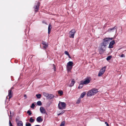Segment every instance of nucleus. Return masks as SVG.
Returning a JSON list of instances; mask_svg holds the SVG:
<instances>
[{"label": "nucleus", "instance_id": "nucleus-1", "mask_svg": "<svg viewBox=\"0 0 126 126\" xmlns=\"http://www.w3.org/2000/svg\"><path fill=\"white\" fill-rule=\"evenodd\" d=\"M112 39V38H105L103 40V42L101 44L102 46L106 47L109 44L110 41Z\"/></svg>", "mask_w": 126, "mask_h": 126}, {"label": "nucleus", "instance_id": "nucleus-2", "mask_svg": "<svg viewBox=\"0 0 126 126\" xmlns=\"http://www.w3.org/2000/svg\"><path fill=\"white\" fill-rule=\"evenodd\" d=\"M98 92L97 89L94 88L89 91L87 93V95L88 96H91L95 94Z\"/></svg>", "mask_w": 126, "mask_h": 126}, {"label": "nucleus", "instance_id": "nucleus-3", "mask_svg": "<svg viewBox=\"0 0 126 126\" xmlns=\"http://www.w3.org/2000/svg\"><path fill=\"white\" fill-rule=\"evenodd\" d=\"M73 63L72 62L69 61L67 64V69L68 72L70 71L72 68Z\"/></svg>", "mask_w": 126, "mask_h": 126}, {"label": "nucleus", "instance_id": "nucleus-4", "mask_svg": "<svg viewBox=\"0 0 126 126\" xmlns=\"http://www.w3.org/2000/svg\"><path fill=\"white\" fill-rule=\"evenodd\" d=\"M66 106V104L64 102L59 101L58 104V108L60 109H64Z\"/></svg>", "mask_w": 126, "mask_h": 126}, {"label": "nucleus", "instance_id": "nucleus-5", "mask_svg": "<svg viewBox=\"0 0 126 126\" xmlns=\"http://www.w3.org/2000/svg\"><path fill=\"white\" fill-rule=\"evenodd\" d=\"M106 68V67L105 66L103 67L102 68L100 69L99 72L98 74V76H101L104 74Z\"/></svg>", "mask_w": 126, "mask_h": 126}, {"label": "nucleus", "instance_id": "nucleus-6", "mask_svg": "<svg viewBox=\"0 0 126 126\" xmlns=\"http://www.w3.org/2000/svg\"><path fill=\"white\" fill-rule=\"evenodd\" d=\"M76 31L74 29H72L69 32V37L70 38H74V34L76 33Z\"/></svg>", "mask_w": 126, "mask_h": 126}, {"label": "nucleus", "instance_id": "nucleus-7", "mask_svg": "<svg viewBox=\"0 0 126 126\" xmlns=\"http://www.w3.org/2000/svg\"><path fill=\"white\" fill-rule=\"evenodd\" d=\"M106 47H104V46H102V45L101 44V47L99 49V51L100 54H102L103 52L105 51Z\"/></svg>", "mask_w": 126, "mask_h": 126}, {"label": "nucleus", "instance_id": "nucleus-8", "mask_svg": "<svg viewBox=\"0 0 126 126\" xmlns=\"http://www.w3.org/2000/svg\"><path fill=\"white\" fill-rule=\"evenodd\" d=\"M115 43V41L114 40H113L109 44V48H112L113 47V45Z\"/></svg>", "mask_w": 126, "mask_h": 126}, {"label": "nucleus", "instance_id": "nucleus-9", "mask_svg": "<svg viewBox=\"0 0 126 126\" xmlns=\"http://www.w3.org/2000/svg\"><path fill=\"white\" fill-rule=\"evenodd\" d=\"M39 3L38 2L37 5L36 6L34 7L35 11L36 12H37L39 8Z\"/></svg>", "mask_w": 126, "mask_h": 126}, {"label": "nucleus", "instance_id": "nucleus-10", "mask_svg": "<svg viewBox=\"0 0 126 126\" xmlns=\"http://www.w3.org/2000/svg\"><path fill=\"white\" fill-rule=\"evenodd\" d=\"M8 96L9 97V100L12 97V92L11 89H10L8 91Z\"/></svg>", "mask_w": 126, "mask_h": 126}, {"label": "nucleus", "instance_id": "nucleus-11", "mask_svg": "<svg viewBox=\"0 0 126 126\" xmlns=\"http://www.w3.org/2000/svg\"><path fill=\"white\" fill-rule=\"evenodd\" d=\"M40 110L41 112L42 113H45L46 112L45 110L43 107H40Z\"/></svg>", "mask_w": 126, "mask_h": 126}, {"label": "nucleus", "instance_id": "nucleus-12", "mask_svg": "<svg viewBox=\"0 0 126 126\" xmlns=\"http://www.w3.org/2000/svg\"><path fill=\"white\" fill-rule=\"evenodd\" d=\"M54 97V95L52 94H48L47 98L50 99Z\"/></svg>", "mask_w": 126, "mask_h": 126}, {"label": "nucleus", "instance_id": "nucleus-13", "mask_svg": "<svg viewBox=\"0 0 126 126\" xmlns=\"http://www.w3.org/2000/svg\"><path fill=\"white\" fill-rule=\"evenodd\" d=\"M116 29V27L115 26L112 28L109 29L108 30V31L109 32H114V30Z\"/></svg>", "mask_w": 126, "mask_h": 126}, {"label": "nucleus", "instance_id": "nucleus-14", "mask_svg": "<svg viewBox=\"0 0 126 126\" xmlns=\"http://www.w3.org/2000/svg\"><path fill=\"white\" fill-rule=\"evenodd\" d=\"M37 121L38 122H41L43 121V119L41 118V116H39L36 119Z\"/></svg>", "mask_w": 126, "mask_h": 126}, {"label": "nucleus", "instance_id": "nucleus-15", "mask_svg": "<svg viewBox=\"0 0 126 126\" xmlns=\"http://www.w3.org/2000/svg\"><path fill=\"white\" fill-rule=\"evenodd\" d=\"M75 82L74 79H73L71 81V83H70L69 86L71 87L73 86Z\"/></svg>", "mask_w": 126, "mask_h": 126}, {"label": "nucleus", "instance_id": "nucleus-16", "mask_svg": "<svg viewBox=\"0 0 126 126\" xmlns=\"http://www.w3.org/2000/svg\"><path fill=\"white\" fill-rule=\"evenodd\" d=\"M17 122V126H23V124L21 121H18Z\"/></svg>", "mask_w": 126, "mask_h": 126}, {"label": "nucleus", "instance_id": "nucleus-17", "mask_svg": "<svg viewBox=\"0 0 126 126\" xmlns=\"http://www.w3.org/2000/svg\"><path fill=\"white\" fill-rule=\"evenodd\" d=\"M51 28V25L50 24H49L48 28V33L49 34L50 33Z\"/></svg>", "mask_w": 126, "mask_h": 126}, {"label": "nucleus", "instance_id": "nucleus-18", "mask_svg": "<svg viewBox=\"0 0 126 126\" xmlns=\"http://www.w3.org/2000/svg\"><path fill=\"white\" fill-rule=\"evenodd\" d=\"M90 82V80L89 79H87L83 82V84H86L89 83Z\"/></svg>", "mask_w": 126, "mask_h": 126}, {"label": "nucleus", "instance_id": "nucleus-19", "mask_svg": "<svg viewBox=\"0 0 126 126\" xmlns=\"http://www.w3.org/2000/svg\"><path fill=\"white\" fill-rule=\"evenodd\" d=\"M86 94V93L85 92H83L80 95V98H83L85 96V95Z\"/></svg>", "mask_w": 126, "mask_h": 126}, {"label": "nucleus", "instance_id": "nucleus-20", "mask_svg": "<svg viewBox=\"0 0 126 126\" xmlns=\"http://www.w3.org/2000/svg\"><path fill=\"white\" fill-rule=\"evenodd\" d=\"M34 119H33L32 117H31L29 119V122L31 123H33L34 121Z\"/></svg>", "mask_w": 126, "mask_h": 126}, {"label": "nucleus", "instance_id": "nucleus-21", "mask_svg": "<svg viewBox=\"0 0 126 126\" xmlns=\"http://www.w3.org/2000/svg\"><path fill=\"white\" fill-rule=\"evenodd\" d=\"M58 92L59 94L61 95L63 94V92L62 90L58 91Z\"/></svg>", "mask_w": 126, "mask_h": 126}, {"label": "nucleus", "instance_id": "nucleus-22", "mask_svg": "<svg viewBox=\"0 0 126 126\" xmlns=\"http://www.w3.org/2000/svg\"><path fill=\"white\" fill-rule=\"evenodd\" d=\"M36 96L37 98L39 99L41 98V95L40 94H37L36 95Z\"/></svg>", "mask_w": 126, "mask_h": 126}, {"label": "nucleus", "instance_id": "nucleus-23", "mask_svg": "<svg viewBox=\"0 0 126 126\" xmlns=\"http://www.w3.org/2000/svg\"><path fill=\"white\" fill-rule=\"evenodd\" d=\"M83 83H80L79 86V87H78V88H79V89H81V88L82 87H83Z\"/></svg>", "mask_w": 126, "mask_h": 126}, {"label": "nucleus", "instance_id": "nucleus-24", "mask_svg": "<svg viewBox=\"0 0 126 126\" xmlns=\"http://www.w3.org/2000/svg\"><path fill=\"white\" fill-rule=\"evenodd\" d=\"M80 101L81 98L79 97L78 99V100L76 102V103L77 104H79L80 102Z\"/></svg>", "mask_w": 126, "mask_h": 126}, {"label": "nucleus", "instance_id": "nucleus-25", "mask_svg": "<svg viewBox=\"0 0 126 126\" xmlns=\"http://www.w3.org/2000/svg\"><path fill=\"white\" fill-rule=\"evenodd\" d=\"M65 122L64 121L62 122L60 125V126H64Z\"/></svg>", "mask_w": 126, "mask_h": 126}, {"label": "nucleus", "instance_id": "nucleus-26", "mask_svg": "<svg viewBox=\"0 0 126 126\" xmlns=\"http://www.w3.org/2000/svg\"><path fill=\"white\" fill-rule=\"evenodd\" d=\"M37 104L38 106H41L42 105V103L40 101H39L37 102Z\"/></svg>", "mask_w": 126, "mask_h": 126}, {"label": "nucleus", "instance_id": "nucleus-27", "mask_svg": "<svg viewBox=\"0 0 126 126\" xmlns=\"http://www.w3.org/2000/svg\"><path fill=\"white\" fill-rule=\"evenodd\" d=\"M43 94L44 96L47 97V98L48 94L45 92H43Z\"/></svg>", "mask_w": 126, "mask_h": 126}, {"label": "nucleus", "instance_id": "nucleus-28", "mask_svg": "<svg viewBox=\"0 0 126 126\" xmlns=\"http://www.w3.org/2000/svg\"><path fill=\"white\" fill-rule=\"evenodd\" d=\"M111 56H110L107 57L106 58V59L107 60L109 61L110 60V59L111 58Z\"/></svg>", "mask_w": 126, "mask_h": 126}, {"label": "nucleus", "instance_id": "nucleus-29", "mask_svg": "<svg viewBox=\"0 0 126 126\" xmlns=\"http://www.w3.org/2000/svg\"><path fill=\"white\" fill-rule=\"evenodd\" d=\"M53 69H54V70L55 71H56V68L55 66V65L54 64H53Z\"/></svg>", "mask_w": 126, "mask_h": 126}, {"label": "nucleus", "instance_id": "nucleus-30", "mask_svg": "<svg viewBox=\"0 0 126 126\" xmlns=\"http://www.w3.org/2000/svg\"><path fill=\"white\" fill-rule=\"evenodd\" d=\"M26 126H31V124L29 123H26Z\"/></svg>", "mask_w": 126, "mask_h": 126}, {"label": "nucleus", "instance_id": "nucleus-31", "mask_svg": "<svg viewBox=\"0 0 126 126\" xmlns=\"http://www.w3.org/2000/svg\"><path fill=\"white\" fill-rule=\"evenodd\" d=\"M27 113L29 115H31L32 114V113L30 110H28L27 111Z\"/></svg>", "mask_w": 126, "mask_h": 126}, {"label": "nucleus", "instance_id": "nucleus-32", "mask_svg": "<svg viewBox=\"0 0 126 126\" xmlns=\"http://www.w3.org/2000/svg\"><path fill=\"white\" fill-rule=\"evenodd\" d=\"M35 107V105L34 103H32V105L31 106V108L34 109Z\"/></svg>", "mask_w": 126, "mask_h": 126}, {"label": "nucleus", "instance_id": "nucleus-33", "mask_svg": "<svg viewBox=\"0 0 126 126\" xmlns=\"http://www.w3.org/2000/svg\"><path fill=\"white\" fill-rule=\"evenodd\" d=\"M48 46V45H46L43 46V47L45 48L46 49L47 47Z\"/></svg>", "mask_w": 126, "mask_h": 126}, {"label": "nucleus", "instance_id": "nucleus-34", "mask_svg": "<svg viewBox=\"0 0 126 126\" xmlns=\"http://www.w3.org/2000/svg\"><path fill=\"white\" fill-rule=\"evenodd\" d=\"M64 111H62V112H61V113H59L58 114V115H61V114H62L64 112Z\"/></svg>", "mask_w": 126, "mask_h": 126}, {"label": "nucleus", "instance_id": "nucleus-35", "mask_svg": "<svg viewBox=\"0 0 126 126\" xmlns=\"http://www.w3.org/2000/svg\"><path fill=\"white\" fill-rule=\"evenodd\" d=\"M9 126H13V125L10 120L9 121Z\"/></svg>", "mask_w": 126, "mask_h": 126}, {"label": "nucleus", "instance_id": "nucleus-36", "mask_svg": "<svg viewBox=\"0 0 126 126\" xmlns=\"http://www.w3.org/2000/svg\"><path fill=\"white\" fill-rule=\"evenodd\" d=\"M64 53L65 54L67 55H69V54L67 51H65L64 52Z\"/></svg>", "mask_w": 126, "mask_h": 126}, {"label": "nucleus", "instance_id": "nucleus-37", "mask_svg": "<svg viewBox=\"0 0 126 126\" xmlns=\"http://www.w3.org/2000/svg\"><path fill=\"white\" fill-rule=\"evenodd\" d=\"M42 44H43V46L46 45H47L46 42H42Z\"/></svg>", "mask_w": 126, "mask_h": 126}, {"label": "nucleus", "instance_id": "nucleus-38", "mask_svg": "<svg viewBox=\"0 0 126 126\" xmlns=\"http://www.w3.org/2000/svg\"><path fill=\"white\" fill-rule=\"evenodd\" d=\"M120 57H125V56L124 55V54H122L120 56Z\"/></svg>", "mask_w": 126, "mask_h": 126}, {"label": "nucleus", "instance_id": "nucleus-39", "mask_svg": "<svg viewBox=\"0 0 126 126\" xmlns=\"http://www.w3.org/2000/svg\"><path fill=\"white\" fill-rule=\"evenodd\" d=\"M105 123L106 124L107 126H109L108 123L107 122H105Z\"/></svg>", "mask_w": 126, "mask_h": 126}, {"label": "nucleus", "instance_id": "nucleus-40", "mask_svg": "<svg viewBox=\"0 0 126 126\" xmlns=\"http://www.w3.org/2000/svg\"><path fill=\"white\" fill-rule=\"evenodd\" d=\"M24 96L25 97V99H26L27 97V95L25 94L24 95Z\"/></svg>", "mask_w": 126, "mask_h": 126}, {"label": "nucleus", "instance_id": "nucleus-41", "mask_svg": "<svg viewBox=\"0 0 126 126\" xmlns=\"http://www.w3.org/2000/svg\"><path fill=\"white\" fill-rule=\"evenodd\" d=\"M68 56L69 58H71L70 57L69 54V55H68Z\"/></svg>", "mask_w": 126, "mask_h": 126}, {"label": "nucleus", "instance_id": "nucleus-42", "mask_svg": "<svg viewBox=\"0 0 126 126\" xmlns=\"http://www.w3.org/2000/svg\"><path fill=\"white\" fill-rule=\"evenodd\" d=\"M35 126H40L39 125H36Z\"/></svg>", "mask_w": 126, "mask_h": 126}, {"label": "nucleus", "instance_id": "nucleus-43", "mask_svg": "<svg viewBox=\"0 0 126 126\" xmlns=\"http://www.w3.org/2000/svg\"><path fill=\"white\" fill-rule=\"evenodd\" d=\"M13 87H12L11 88V89H13Z\"/></svg>", "mask_w": 126, "mask_h": 126}, {"label": "nucleus", "instance_id": "nucleus-44", "mask_svg": "<svg viewBox=\"0 0 126 126\" xmlns=\"http://www.w3.org/2000/svg\"><path fill=\"white\" fill-rule=\"evenodd\" d=\"M10 114L11 113V112H10Z\"/></svg>", "mask_w": 126, "mask_h": 126}]
</instances>
